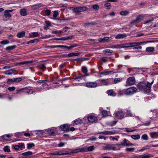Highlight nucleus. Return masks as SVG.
I'll list each match as a JSON object with an SVG mask.
<instances>
[{
  "mask_svg": "<svg viewBox=\"0 0 158 158\" xmlns=\"http://www.w3.org/2000/svg\"><path fill=\"white\" fill-rule=\"evenodd\" d=\"M153 82V80L150 83L148 81L147 83L141 82L137 84V87L140 90L143 91L144 93H149L151 92V86Z\"/></svg>",
  "mask_w": 158,
  "mask_h": 158,
  "instance_id": "obj_1",
  "label": "nucleus"
},
{
  "mask_svg": "<svg viewBox=\"0 0 158 158\" xmlns=\"http://www.w3.org/2000/svg\"><path fill=\"white\" fill-rule=\"evenodd\" d=\"M95 148L94 146L89 147L87 148L85 147L73 150L72 153H75L79 152H85L88 151H91L94 149Z\"/></svg>",
  "mask_w": 158,
  "mask_h": 158,
  "instance_id": "obj_2",
  "label": "nucleus"
},
{
  "mask_svg": "<svg viewBox=\"0 0 158 158\" xmlns=\"http://www.w3.org/2000/svg\"><path fill=\"white\" fill-rule=\"evenodd\" d=\"M137 90L136 88L134 87H132L127 89H125L126 94L130 95L133 94L136 92Z\"/></svg>",
  "mask_w": 158,
  "mask_h": 158,
  "instance_id": "obj_3",
  "label": "nucleus"
},
{
  "mask_svg": "<svg viewBox=\"0 0 158 158\" xmlns=\"http://www.w3.org/2000/svg\"><path fill=\"white\" fill-rule=\"evenodd\" d=\"M87 7L84 6L77 7L74 8L73 9V10L76 13H77L85 11L87 10Z\"/></svg>",
  "mask_w": 158,
  "mask_h": 158,
  "instance_id": "obj_4",
  "label": "nucleus"
},
{
  "mask_svg": "<svg viewBox=\"0 0 158 158\" xmlns=\"http://www.w3.org/2000/svg\"><path fill=\"white\" fill-rule=\"evenodd\" d=\"M143 43V42H132V44H135L133 45H134V46H131V47H133V50L141 49H142V48L141 46H140L139 45L142 44Z\"/></svg>",
  "mask_w": 158,
  "mask_h": 158,
  "instance_id": "obj_5",
  "label": "nucleus"
},
{
  "mask_svg": "<svg viewBox=\"0 0 158 158\" xmlns=\"http://www.w3.org/2000/svg\"><path fill=\"white\" fill-rule=\"evenodd\" d=\"M135 82V78L134 77H129L127 80V84L128 85H132Z\"/></svg>",
  "mask_w": 158,
  "mask_h": 158,
  "instance_id": "obj_6",
  "label": "nucleus"
},
{
  "mask_svg": "<svg viewBox=\"0 0 158 158\" xmlns=\"http://www.w3.org/2000/svg\"><path fill=\"white\" fill-rule=\"evenodd\" d=\"M88 120L89 122L91 123H96L98 121L97 118L95 116L90 115L87 117Z\"/></svg>",
  "mask_w": 158,
  "mask_h": 158,
  "instance_id": "obj_7",
  "label": "nucleus"
},
{
  "mask_svg": "<svg viewBox=\"0 0 158 158\" xmlns=\"http://www.w3.org/2000/svg\"><path fill=\"white\" fill-rule=\"evenodd\" d=\"M85 86L89 88H95L98 86V84L96 82H88L86 83Z\"/></svg>",
  "mask_w": 158,
  "mask_h": 158,
  "instance_id": "obj_8",
  "label": "nucleus"
},
{
  "mask_svg": "<svg viewBox=\"0 0 158 158\" xmlns=\"http://www.w3.org/2000/svg\"><path fill=\"white\" fill-rule=\"evenodd\" d=\"M121 142L122 145L125 146H131L133 145V144L129 142L126 139H124L123 141Z\"/></svg>",
  "mask_w": 158,
  "mask_h": 158,
  "instance_id": "obj_9",
  "label": "nucleus"
},
{
  "mask_svg": "<svg viewBox=\"0 0 158 158\" xmlns=\"http://www.w3.org/2000/svg\"><path fill=\"white\" fill-rule=\"evenodd\" d=\"M60 127L62 131H67L69 130L70 126L68 124H64L61 125Z\"/></svg>",
  "mask_w": 158,
  "mask_h": 158,
  "instance_id": "obj_10",
  "label": "nucleus"
},
{
  "mask_svg": "<svg viewBox=\"0 0 158 158\" xmlns=\"http://www.w3.org/2000/svg\"><path fill=\"white\" fill-rule=\"evenodd\" d=\"M67 154L66 153H62L61 151H56L53 153H49L48 154L49 155H50L52 157H54L55 155H66Z\"/></svg>",
  "mask_w": 158,
  "mask_h": 158,
  "instance_id": "obj_11",
  "label": "nucleus"
},
{
  "mask_svg": "<svg viewBox=\"0 0 158 158\" xmlns=\"http://www.w3.org/2000/svg\"><path fill=\"white\" fill-rule=\"evenodd\" d=\"M80 53L79 52L78 53H69L67 55L64 54L62 55V56L64 57H67V56L69 57H73L74 56H78L80 54Z\"/></svg>",
  "mask_w": 158,
  "mask_h": 158,
  "instance_id": "obj_12",
  "label": "nucleus"
},
{
  "mask_svg": "<svg viewBox=\"0 0 158 158\" xmlns=\"http://www.w3.org/2000/svg\"><path fill=\"white\" fill-rule=\"evenodd\" d=\"M127 35L125 33L119 34L115 36L116 39H123L126 38Z\"/></svg>",
  "mask_w": 158,
  "mask_h": 158,
  "instance_id": "obj_13",
  "label": "nucleus"
},
{
  "mask_svg": "<svg viewBox=\"0 0 158 158\" xmlns=\"http://www.w3.org/2000/svg\"><path fill=\"white\" fill-rule=\"evenodd\" d=\"M115 114V116L119 119L122 118L124 117V114L122 111H118Z\"/></svg>",
  "mask_w": 158,
  "mask_h": 158,
  "instance_id": "obj_14",
  "label": "nucleus"
},
{
  "mask_svg": "<svg viewBox=\"0 0 158 158\" xmlns=\"http://www.w3.org/2000/svg\"><path fill=\"white\" fill-rule=\"evenodd\" d=\"M134 44H132V42L126 43L122 44V48H127L131 47V46H134V45H133Z\"/></svg>",
  "mask_w": 158,
  "mask_h": 158,
  "instance_id": "obj_15",
  "label": "nucleus"
},
{
  "mask_svg": "<svg viewBox=\"0 0 158 158\" xmlns=\"http://www.w3.org/2000/svg\"><path fill=\"white\" fill-rule=\"evenodd\" d=\"M106 93L109 96H110L113 97L115 96L116 94L113 89H110L106 91Z\"/></svg>",
  "mask_w": 158,
  "mask_h": 158,
  "instance_id": "obj_16",
  "label": "nucleus"
},
{
  "mask_svg": "<svg viewBox=\"0 0 158 158\" xmlns=\"http://www.w3.org/2000/svg\"><path fill=\"white\" fill-rule=\"evenodd\" d=\"M109 37H104L103 38H100L98 39V41L100 43H104L108 42L109 40Z\"/></svg>",
  "mask_w": 158,
  "mask_h": 158,
  "instance_id": "obj_17",
  "label": "nucleus"
},
{
  "mask_svg": "<svg viewBox=\"0 0 158 158\" xmlns=\"http://www.w3.org/2000/svg\"><path fill=\"white\" fill-rule=\"evenodd\" d=\"M105 148L106 150H116V148L112 145H107L105 147Z\"/></svg>",
  "mask_w": 158,
  "mask_h": 158,
  "instance_id": "obj_18",
  "label": "nucleus"
},
{
  "mask_svg": "<svg viewBox=\"0 0 158 158\" xmlns=\"http://www.w3.org/2000/svg\"><path fill=\"white\" fill-rule=\"evenodd\" d=\"M20 15L23 16H25L27 15V10L25 8L20 9Z\"/></svg>",
  "mask_w": 158,
  "mask_h": 158,
  "instance_id": "obj_19",
  "label": "nucleus"
},
{
  "mask_svg": "<svg viewBox=\"0 0 158 158\" xmlns=\"http://www.w3.org/2000/svg\"><path fill=\"white\" fill-rule=\"evenodd\" d=\"M56 131L53 128H51L48 130V134L50 135H54L56 133Z\"/></svg>",
  "mask_w": 158,
  "mask_h": 158,
  "instance_id": "obj_20",
  "label": "nucleus"
},
{
  "mask_svg": "<svg viewBox=\"0 0 158 158\" xmlns=\"http://www.w3.org/2000/svg\"><path fill=\"white\" fill-rule=\"evenodd\" d=\"M81 69L82 72L85 73L84 75H83V76L86 77L89 76V75L87 73L88 70L86 67L83 66Z\"/></svg>",
  "mask_w": 158,
  "mask_h": 158,
  "instance_id": "obj_21",
  "label": "nucleus"
},
{
  "mask_svg": "<svg viewBox=\"0 0 158 158\" xmlns=\"http://www.w3.org/2000/svg\"><path fill=\"white\" fill-rule=\"evenodd\" d=\"M16 70L14 69H12L6 71L4 73L6 75H10L15 73Z\"/></svg>",
  "mask_w": 158,
  "mask_h": 158,
  "instance_id": "obj_22",
  "label": "nucleus"
},
{
  "mask_svg": "<svg viewBox=\"0 0 158 158\" xmlns=\"http://www.w3.org/2000/svg\"><path fill=\"white\" fill-rule=\"evenodd\" d=\"M31 62V61H23L22 62H19L16 64V65H24V64H29Z\"/></svg>",
  "mask_w": 158,
  "mask_h": 158,
  "instance_id": "obj_23",
  "label": "nucleus"
},
{
  "mask_svg": "<svg viewBox=\"0 0 158 158\" xmlns=\"http://www.w3.org/2000/svg\"><path fill=\"white\" fill-rule=\"evenodd\" d=\"M10 135L6 134L2 136L1 138L2 140L6 141L10 139Z\"/></svg>",
  "mask_w": 158,
  "mask_h": 158,
  "instance_id": "obj_24",
  "label": "nucleus"
},
{
  "mask_svg": "<svg viewBox=\"0 0 158 158\" xmlns=\"http://www.w3.org/2000/svg\"><path fill=\"white\" fill-rule=\"evenodd\" d=\"M140 21V16L137 17L136 19L131 22V24H135L139 23Z\"/></svg>",
  "mask_w": 158,
  "mask_h": 158,
  "instance_id": "obj_25",
  "label": "nucleus"
},
{
  "mask_svg": "<svg viewBox=\"0 0 158 158\" xmlns=\"http://www.w3.org/2000/svg\"><path fill=\"white\" fill-rule=\"evenodd\" d=\"M4 16L6 18H10L11 15L10 13L8 11V10H6L4 11Z\"/></svg>",
  "mask_w": 158,
  "mask_h": 158,
  "instance_id": "obj_26",
  "label": "nucleus"
},
{
  "mask_svg": "<svg viewBox=\"0 0 158 158\" xmlns=\"http://www.w3.org/2000/svg\"><path fill=\"white\" fill-rule=\"evenodd\" d=\"M110 48H122V44L114 45L109 47Z\"/></svg>",
  "mask_w": 158,
  "mask_h": 158,
  "instance_id": "obj_27",
  "label": "nucleus"
},
{
  "mask_svg": "<svg viewBox=\"0 0 158 158\" xmlns=\"http://www.w3.org/2000/svg\"><path fill=\"white\" fill-rule=\"evenodd\" d=\"M99 81L102 82V83L104 84V85H108L110 84L109 82V81H108V79H101Z\"/></svg>",
  "mask_w": 158,
  "mask_h": 158,
  "instance_id": "obj_28",
  "label": "nucleus"
},
{
  "mask_svg": "<svg viewBox=\"0 0 158 158\" xmlns=\"http://www.w3.org/2000/svg\"><path fill=\"white\" fill-rule=\"evenodd\" d=\"M150 136L152 138H156L158 137V132H153L150 133Z\"/></svg>",
  "mask_w": 158,
  "mask_h": 158,
  "instance_id": "obj_29",
  "label": "nucleus"
},
{
  "mask_svg": "<svg viewBox=\"0 0 158 158\" xmlns=\"http://www.w3.org/2000/svg\"><path fill=\"white\" fill-rule=\"evenodd\" d=\"M97 24L96 22H91L90 23H85L84 24L85 26L90 27L91 25H95Z\"/></svg>",
  "mask_w": 158,
  "mask_h": 158,
  "instance_id": "obj_30",
  "label": "nucleus"
},
{
  "mask_svg": "<svg viewBox=\"0 0 158 158\" xmlns=\"http://www.w3.org/2000/svg\"><path fill=\"white\" fill-rule=\"evenodd\" d=\"M83 123L82 120L80 118H77L74 121V123L76 125H78L81 124Z\"/></svg>",
  "mask_w": 158,
  "mask_h": 158,
  "instance_id": "obj_31",
  "label": "nucleus"
},
{
  "mask_svg": "<svg viewBox=\"0 0 158 158\" xmlns=\"http://www.w3.org/2000/svg\"><path fill=\"white\" fill-rule=\"evenodd\" d=\"M25 34V32L22 31L19 32L17 34V37L18 38H22L23 37Z\"/></svg>",
  "mask_w": 158,
  "mask_h": 158,
  "instance_id": "obj_32",
  "label": "nucleus"
},
{
  "mask_svg": "<svg viewBox=\"0 0 158 158\" xmlns=\"http://www.w3.org/2000/svg\"><path fill=\"white\" fill-rule=\"evenodd\" d=\"M126 94L125 89L122 90H119L118 91V96H121Z\"/></svg>",
  "mask_w": 158,
  "mask_h": 158,
  "instance_id": "obj_33",
  "label": "nucleus"
},
{
  "mask_svg": "<svg viewBox=\"0 0 158 158\" xmlns=\"http://www.w3.org/2000/svg\"><path fill=\"white\" fill-rule=\"evenodd\" d=\"M27 89V87H25V88H22V89H20L17 90H16V91H17L16 93L17 94H19V93H21L23 92H26V89Z\"/></svg>",
  "mask_w": 158,
  "mask_h": 158,
  "instance_id": "obj_34",
  "label": "nucleus"
},
{
  "mask_svg": "<svg viewBox=\"0 0 158 158\" xmlns=\"http://www.w3.org/2000/svg\"><path fill=\"white\" fill-rule=\"evenodd\" d=\"M73 36L70 35L67 37H64L60 38L61 40H66L72 39Z\"/></svg>",
  "mask_w": 158,
  "mask_h": 158,
  "instance_id": "obj_35",
  "label": "nucleus"
},
{
  "mask_svg": "<svg viewBox=\"0 0 158 158\" xmlns=\"http://www.w3.org/2000/svg\"><path fill=\"white\" fill-rule=\"evenodd\" d=\"M129 12L128 10L122 11L120 12V14L122 16H126L128 15Z\"/></svg>",
  "mask_w": 158,
  "mask_h": 158,
  "instance_id": "obj_36",
  "label": "nucleus"
},
{
  "mask_svg": "<svg viewBox=\"0 0 158 158\" xmlns=\"http://www.w3.org/2000/svg\"><path fill=\"white\" fill-rule=\"evenodd\" d=\"M33 154L32 152L28 151L22 153V155L23 156H28L32 155Z\"/></svg>",
  "mask_w": 158,
  "mask_h": 158,
  "instance_id": "obj_37",
  "label": "nucleus"
},
{
  "mask_svg": "<svg viewBox=\"0 0 158 158\" xmlns=\"http://www.w3.org/2000/svg\"><path fill=\"white\" fill-rule=\"evenodd\" d=\"M154 50V47H148L146 48V51L148 52H152Z\"/></svg>",
  "mask_w": 158,
  "mask_h": 158,
  "instance_id": "obj_38",
  "label": "nucleus"
},
{
  "mask_svg": "<svg viewBox=\"0 0 158 158\" xmlns=\"http://www.w3.org/2000/svg\"><path fill=\"white\" fill-rule=\"evenodd\" d=\"M39 41V39H35L34 40H31L28 42L27 43V44H33L37 42H38Z\"/></svg>",
  "mask_w": 158,
  "mask_h": 158,
  "instance_id": "obj_39",
  "label": "nucleus"
},
{
  "mask_svg": "<svg viewBox=\"0 0 158 158\" xmlns=\"http://www.w3.org/2000/svg\"><path fill=\"white\" fill-rule=\"evenodd\" d=\"M39 68L43 71L46 69V67L44 64H42L39 66Z\"/></svg>",
  "mask_w": 158,
  "mask_h": 158,
  "instance_id": "obj_40",
  "label": "nucleus"
},
{
  "mask_svg": "<svg viewBox=\"0 0 158 158\" xmlns=\"http://www.w3.org/2000/svg\"><path fill=\"white\" fill-rule=\"evenodd\" d=\"M112 72V71H103L99 73V74L101 75H108Z\"/></svg>",
  "mask_w": 158,
  "mask_h": 158,
  "instance_id": "obj_41",
  "label": "nucleus"
},
{
  "mask_svg": "<svg viewBox=\"0 0 158 158\" xmlns=\"http://www.w3.org/2000/svg\"><path fill=\"white\" fill-rule=\"evenodd\" d=\"M102 114L103 117H105L108 116V112L106 110H103L102 112Z\"/></svg>",
  "mask_w": 158,
  "mask_h": 158,
  "instance_id": "obj_42",
  "label": "nucleus"
},
{
  "mask_svg": "<svg viewBox=\"0 0 158 158\" xmlns=\"http://www.w3.org/2000/svg\"><path fill=\"white\" fill-rule=\"evenodd\" d=\"M16 46L15 45H13L11 46H8L6 47V50H10L16 48Z\"/></svg>",
  "mask_w": 158,
  "mask_h": 158,
  "instance_id": "obj_43",
  "label": "nucleus"
},
{
  "mask_svg": "<svg viewBox=\"0 0 158 158\" xmlns=\"http://www.w3.org/2000/svg\"><path fill=\"white\" fill-rule=\"evenodd\" d=\"M132 139H138L140 138V136L139 135H133L131 136Z\"/></svg>",
  "mask_w": 158,
  "mask_h": 158,
  "instance_id": "obj_44",
  "label": "nucleus"
},
{
  "mask_svg": "<svg viewBox=\"0 0 158 158\" xmlns=\"http://www.w3.org/2000/svg\"><path fill=\"white\" fill-rule=\"evenodd\" d=\"M39 35L37 32H33L32 33L31 35H30V37H37Z\"/></svg>",
  "mask_w": 158,
  "mask_h": 158,
  "instance_id": "obj_45",
  "label": "nucleus"
},
{
  "mask_svg": "<svg viewBox=\"0 0 158 158\" xmlns=\"http://www.w3.org/2000/svg\"><path fill=\"white\" fill-rule=\"evenodd\" d=\"M135 149V148H127L126 149V151L127 152H133Z\"/></svg>",
  "mask_w": 158,
  "mask_h": 158,
  "instance_id": "obj_46",
  "label": "nucleus"
},
{
  "mask_svg": "<svg viewBox=\"0 0 158 158\" xmlns=\"http://www.w3.org/2000/svg\"><path fill=\"white\" fill-rule=\"evenodd\" d=\"M35 146L34 144L33 143H29L27 144V148L29 149Z\"/></svg>",
  "mask_w": 158,
  "mask_h": 158,
  "instance_id": "obj_47",
  "label": "nucleus"
},
{
  "mask_svg": "<svg viewBox=\"0 0 158 158\" xmlns=\"http://www.w3.org/2000/svg\"><path fill=\"white\" fill-rule=\"evenodd\" d=\"M10 43L9 41L8 40H4L0 42V44L3 45L8 44Z\"/></svg>",
  "mask_w": 158,
  "mask_h": 158,
  "instance_id": "obj_48",
  "label": "nucleus"
},
{
  "mask_svg": "<svg viewBox=\"0 0 158 158\" xmlns=\"http://www.w3.org/2000/svg\"><path fill=\"white\" fill-rule=\"evenodd\" d=\"M9 148V147L8 146H6L4 147L3 148V150L4 151L8 152H10V150Z\"/></svg>",
  "mask_w": 158,
  "mask_h": 158,
  "instance_id": "obj_49",
  "label": "nucleus"
},
{
  "mask_svg": "<svg viewBox=\"0 0 158 158\" xmlns=\"http://www.w3.org/2000/svg\"><path fill=\"white\" fill-rule=\"evenodd\" d=\"M26 92L27 94H33V93H35V91L33 90V89H31L28 90V91H26Z\"/></svg>",
  "mask_w": 158,
  "mask_h": 158,
  "instance_id": "obj_50",
  "label": "nucleus"
},
{
  "mask_svg": "<svg viewBox=\"0 0 158 158\" xmlns=\"http://www.w3.org/2000/svg\"><path fill=\"white\" fill-rule=\"evenodd\" d=\"M15 82V78L8 79L7 82L8 84H10L12 82Z\"/></svg>",
  "mask_w": 158,
  "mask_h": 158,
  "instance_id": "obj_51",
  "label": "nucleus"
},
{
  "mask_svg": "<svg viewBox=\"0 0 158 158\" xmlns=\"http://www.w3.org/2000/svg\"><path fill=\"white\" fill-rule=\"evenodd\" d=\"M103 52L106 53H113V51L112 50H110V49H106L104 50L103 51Z\"/></svg>",
  "mask_w": 158,
  "mask_h": 158,
  "instance_id": "obj_52",
  "label": "nucleus"
},
{
  "mask_svg": "<svg viewBox=\"0 0 158 158\" xmlns=\"http://www.w3.org/2000/svg\"><path fill=\"white\" fill-rule=\"evenodd\" d=\"M142 138L144 140H147L148 139V136L146 134H143V135Z\"/></svg>",
  "mask_w": 158,
  "mask_h": 158,
  "instance_id": "obj_53",
  "label": "nucleus"
},
{
  "mask_svg": "<svg viewBox=\"0 0 158 158\" xmlns=\"http://www.w3.org/2000/svg\"><path fill=\"white\" fill-rule=\"evenodd\" d=\"M153 20V18H151L150 19L145 21V22L144 23V24H147L150 22L152 21Z\"/></svg>",
  "mask_w": 158,
  "mask_h": 158,
  "instance_id": "obj_54",
  "label": "nucleus"
},
{
  "mask_svg": "<svg viewBox=\"0 0 158 158\" xmlns=\"http://www.w3.org/2000/svg\"><path fill=\"white\" fill-rule=\"evenodd\" d=\"M58 15V12L56 11H54L53 12V16L54 18H55Z\"/></svg>",
  "mask_w": 158,
  "mask_h": 158,
  "instance_id": "obj_55",
  "label": "nucleus"
},
{
  "mask_svg": "<svg viewBox=\"0 0 158 158\" xmlns=\"http://www.w3.org/2000/svg\"><path fill=\"white\" fill-rule=\"evenodd\" d=\"M60 48H67L68 50H69L70 49L72 48L71 46L69 47H68L66 46L60 45Z\"/></svg>",
  "mask_w": 158,
  "mask_h": 158,
  "instance_id": "obj_56",
  "label": "nucleus"
},
{
  "mask_svg": "<svg viewBox=\"0 0 158 158\" xmlns=\"http://www.w3.org/2000/svg\"><path fill=\"white\" fill-rule=\"evenodd\" d=\"M121 80V79L119 78H115L114 80V83L116 84L118 83V82L120 81Z\"/></svg>",
  "mask_w": 158,
  "mask_h": 158,
  "instance_id": "obj_57",
  "label": "nucleus"
},
{
  "mask_svg": "<svg viewBox=\"0 0 158 158\" xmlns=\"http://www.w3.org/2000/svg\"><path fill=\"white\" fill-rule=\"evenodd\" d=\"M45 13L47 15H49L50 14L51 11L48 9L46 10L45 11Z\"/></svg>",
  "mask_w": 158,
  "mask_h": 158,
  "instance_id": "obj_58",
  "label": "nucleus"
},
{
  "mask_svg": "<svg viewBox=\"0 0 158 158\" xmlns=\"http://www.w3.org/2000/svg\"><path fill=\"white\" fill-rule=\"evenodd\" d=\"M62 32V31L61 30H58V31H52V33H54L55 34H58L60 33H61Z\"/></svg>",
  "mask_w": 158,
  "mask_h": 158,
  "instance_id": "obj_59",
  "label": "nucleus"
},
{
  "mask_svg": "<svg viewBox=\"0 0 158 158\" xmlns=\"http://www.w3.org/2000/svg\"><path fill=\"white\" fill-rule=\"evenodd\" d=\"M108 135L114 134L115 132L114 131H107Z\"/></svg>",
  "mask_w": 158,
  "mask_h": 158,
  "instance_id": "obj_60",
  "label": "nucleus"
},
{
  "mask_svg": "<svg viewBox=\"0 0 158 158\" xmlns=\"http://www.w3.org/2000/svg\"><path fill=\"white\" fill-rule=\"evenodd\" d=\"M92 7L95 10H98L99 8L98 5L97 4H95Z\"/></svg>",
  "mask_w": 158,
  "mask_h": 158,
  "instance_id": "obj_61",
  "label": "nucleus"
},
{
  "mask_svg": "<svg viewBox=\"0 0 158 158\" xmlns=\"http://www.w3.org/2000/svg\"><path fill=\"white\" fill-rule=\"evenodd\" d=\"M8 90L10 91H14L15 89V87L14 86L9 87L8 88Z\"/></svg>",
  "mask_w": 158,
  "mask_h": 158,
  "instance_id": "obj_62",
  "label": "nucleus"
},
{
  "mask_svg": "<svg viewBox=\"0 0 158 158\" xmlns=\"http://www.w3.org/2000/svg\"><path fill=\"white\" fill-rule=\"evenodd\" d=\"M15 82H19L22 80V79L21 77H18L15 78Z\"/></svg>",
  "mask_w": 158,
  "mask_h": 158,
  "instance_id": "obj_63",
  "label": "nucleus"
},
{
  "mask_svg": "<svg viewBox=\"0 0 158 158\" xmlns=\"http://www.w3.org/2000/svg\"><path fill=\"white\" fill-rule=\"evenodd\" d=\"M34 89L35 90L34 91H35V92H40L42 91L41 88H40L39 87L36 88Z\"/></svg>",
  "mask_w": 158,
  "mask_h": 158,
  "instance_id": "obj_64",
  "label": "nucleus"
}]
</instances>
